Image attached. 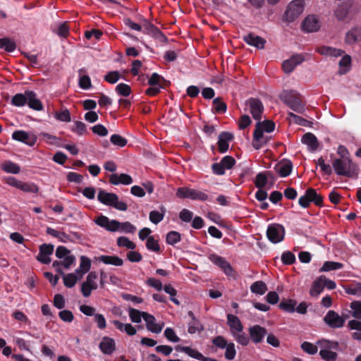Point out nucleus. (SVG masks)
<instances>
[{
	"label": "nucleus",
	"mask_w": 361,
	"mask_h": 361,
	"mask_svg": "<svg viewBox=\"0 0 361 361\" xmlns=\"http://www.w3.org/2000/svg\"><path fill=\"white\" fill-rule=\"evenodd\" d=\"M285 228L279 224H271L268 226L267 237L272 243H279L284 239Z\"/></svg>",
	"instance_id": "nucleus-7"
},
{
	"label": "nucleus",
	"mask_w": 361,
	"mask_h": 361,
	"mask_svg": "<svg viewBox=\"0 0 361 361\" xmlns=\"http://www.w3.org/2000/svg\"><path fill=\"white\" fill-rule=\"evenodd\" d=\"M97 288V283L90 285V283L83 282L81 286V292L84 297L87 298L91 295L92 290H96Z\"/></svg>",
	"instance_id": "nucleus-54"
},
{
	"label": "nucleus",
	"mask_w": 361,
	"mask_h": 361,
	"mask_svg": "<svg viewBox=\"0 0 361 361\" xmlns=\"http://www.w3.org/2000/svg\"><path fill=\"white\" fill-rule=\"evenodd\" d=\"M279 98L293 111L298 114H303L305 111V102L302 100L301 95L297 91L283 90Z\"/></svg>",
	"instance_id": "nucleus-3"
},
{
	"label": "nucleus",
	"mask_w": 361,
	"mask_h": 361,
	"mask_svg": "<svg viewBox=\"0 0 361 361\" xmlns=\"http://www.w3.org/2000/svg\"><path fill=\"white\" fill-rule=\"evenodd\" d=\"M121 78V74L117 71H110L105 76L104 80L111 83H116Z\"/></svg>",
	"instance_id": "nucleus-62"
},
{
	"label": "nucleus",
	"mask_w": 361,
	"mask_h": 361,
	"mask_svg": "<svg viewBox=\"0 0 361 361\" xmlns=\"http://www.w3.org/2000/svg\"><path fill=\"white\" fill-rule=\"evenodd\" d=\"M128 312L130 319L134 323L141 322V318L144 319V314H147V312H141L134 308H129Z\"/></svg>",
	"instance_id": "nucleus-43"
},
{
	"label": "nucleus",
	"mask_w": 361,
	"mask_h": 361,
	"mask_svg": "<svg viewBox=\"0 0 361 361\" xmlns=\"http://www.w3.org/2000/svg\"><path fill=\"white\" fill-rule=\"evenodd\" d=\"M117 197L116 194L107 192L103 190H100L97 195V199L101 203L110 207L113 206Z\"/></svg>",
	"instance_id": "nucleus-23"
},
{
	"label": "nucleus",
	"mask_w": 361,
	"mask_h": 361,
	"mask_svg": "<svg viewBox=\"0 0 361 361\" xmlns=\"http://www.w3.org/2000/svg\"><path fill=\"white\" fill-rule=\"evenodd\" d=\"M275 129V123L271 120H265L262 122L258 121L253 133L252 145L255 149H260L267 142V138L264 137L263 133H271Z\"/></svg>",
	"instance_id": "nucleus-1"
},
{
	"label": "nucleus",
	"mask_w": 361,
	"mask_h": 361,
	"mask_svg": "<svg viewBox=\"0 0 361 361\" xmlns=\"http://www.w3.org/2000/svg\"><path fill=\"white\" fill-rule=\"evenodd\" d=\"M144 320L146 322V327L148 331L155 334H159L161 331L163 324L160 325L156 323L155 317L153 315L149 313L144 314Z\"/></svg>",
	"instance_id": "nucleus-22"
},
{
	"label": "nucleus",
	"mask_w": 361,
	"mask_h": 361,
	"mask_svg": "<svg viewBox=\"0 0 361 361\" xmlns=\"http://www.w3.org/2000/svg\"><path fill=\"white\" fill-rule=\"evenodd\" d=\"M176 196L180 199L188 198L192 200L202 202L210 200L209 195L206 192L188 187L178 188L176 190Z\"/></svg>",
	"instance_id": "nucleus-5"
},
{
	"label": "nucleus",
	"mask_w": 361,
	"mask_h": 361,
	"mask_svg": "<svg viewBox=\"0 0 361 361\" xmlns=\"http://www.w3.org/2000/svg\"><path fill=\"white\" fill-rule=\"evenodd\" d=\"M324 197L318 193L317 190L313 188H308L303 195L298 199V204L302 208H308L310 203L314 204L316 206L322 207L323 204Z\"/></svg>",
	"instance_id": "nucleus-4"
},
{
	"label": "nucleus",
	"mask_w": 361,
	"mask_h": 361,
	"mask_svg": "<svg viewBox=\"0 0 361 361\" xmlns=\"http://www.w3.org/2000/svg\"><path fill=\"white\" fill-rule=\"evenodd\" d=\"M247 104L250 106V113L255 120L260 121L264 111V106L260 99L257 98H250Z\"/></svg>",
	"instance_id": "nucleus-12"
},
{
	"label": "nucleus",
	"mask_w": 361,
	"mask_h": 361,
	"mask_svg": "<svg viewBox=\"0 0 361 361\" xmlns=\"http://www.w3.org/2000/svg\"><path fill=\"white\" fill-rule=\"evenodd\" d=\"M317 51L322 55L331 56L336 57L341 56L343 53V51H342L341 49H338L327 46H322L317 48Z\"/></svg>",
	"instance_id": "nucleus-33"
},
{
	"label": "nucleus",
	"mask_w": 361,
	"mask_h": 361,
	"mask_svg": "<svg viewBox=\"0 0 361 361\" xmlns=\"http://www.w3.org/2000/svg\"><path fill=\"white\" fill-rule=\"evenodd\" d=\"M176 350L180 352H183L188 355L190 357L195 358L198 360L202 361L204 355L195 349L191 348L188 346H180L178 345L176 347Z\"/></svg>",
	"instance_id": "nucleus-31"
},
{
	"label": "nucleus",
	"mask_w": 361,
	"mask_h": 361,
	"mask_svg": "<svg viewBox=\"0 0 361 361\" xmlns=\"http://www.w3.org/2000/svg\"><path fill=\"white\" fill-rule=\"evenodd\" d=\"M96 259L105 264H111L116 267H121L123 264V260L116 255H100Z\"/></svg>",
	"instance_id": "nucleus-27"
},
{
	"label": "nucleus",
	"mask_w": 361,
	"mask_h": 361,
	"mask_svg": "<svg viewBox=\"0 0 361 361\" xmlns=\"http://www.w3.org/2000/svg\"><path fill=\"white\" fill-rule=\"evenodd\" d=\"M275 169L281 177H287L292 172L293 164L290 161L279 163L275 166Z\"/></svg>",
	"instance_id": "nucleus-28"
},
{
	"label": "nucleus",
	"mask_w": 361,
	"mask_h": 361,
	"mask_svg": "<svg viewBox=\"0 0 361 361\" xmlns=\"http://www.w3.org/2000/svg\"><path fill=\"white\" fill-rule=\"evenodd\" d=\"M101 351L105 355H111L116 350L115 341L109 336H104L99 343Z\"/></svg>",
	"instance_id": "nucleus-21"
},
{
	"label": "nucleus",
	"mask_w": 361,
	"mask_h": 361,
	"mask_svg": "<svg viewBox=\"0 0 361 361\" xmlns=\"http://www.w3.org/2000/svg\"><path fill=\"white\" fill-rule=\"evenodd\" d=\"M119 230L125 233H134L136 231V227L129 221L121 223Z\"/></svg>",
	"instance_id": "nucleus-64"
},
{
	"label": "nucleus",
	"mask_w": 361,
	"mask_h": 361,
	"mask_svg": "<svg viewBox=\"0 0 361 361\" xmlns=\"http://www.w3.org/2000/svg\"><path fill=\"white\" fill-rule=\"evenodd\" d=\"M233 135L228 132H221L219 135L217 142L218 149L220 153H225L229 147V142L233 139Z\"/></svg>",
	"instance_id": "nucleus-16"
},
{
	"label": "nucleus",
	"mask_w": 361,
	"mask_h": 361,
	"mask_svg": "<svg viewBox=\"0 0 361 361\" xmlns=\"http://www.w3.org/2000/svg\"><path fill=\"white\" fill-rule=\"evenodd\" d=\"M116 92L123 97H128L131 93V89L128 85L120 83L116 87Z\"/></svg>",
	"instance_id": "nucleus-53"
},
{
	"label": "nucleus",
	"mask_w": 361,
	"mask_h": 361,
	"mask_svg": "<svg viewBox=\"0 0 361 361\" xmlns=\"http://www.w3.org/2000/svg\"><path fill=\"white\" fill-rule=\"evenodd\" d=\"M110 141L113 145L118 146L120 147L126 146L128 142L127 140L125 137L118 134L112 135L110 137Z\"/></svg>",
	"instance_id": "nucleus-56"
},
{
	"label": "nucleus",
	"mask_w": 361,
	"mask_h": 361,
	"mask_svg": "<svg viewBox=\"0 0 361 361\" xmlns=\"http://www.w3.org/2000/svg\"><path fill=\"white\" fill-rule=\"evenodd\" d=\"M161 212L153 210L149 212V219L150 221L154 224L161 222L165 216L166 209L164 206L159 207Z\"/></svg>",
	"instance_id": "nucleus-34"
},
{
	"label": "nucleus",
	"mask_w": 361,
	"mask_h": 361,
	"mask_svg": "<svg viewBox=\"0 0 361 361\" xmlns=\"http://www.w3.org/2000/svg\"><path fill=\"white\" fill-rule=\"evenodd\" d=\"M27 96L26 93H25V94L18 93L13 97L11 104L16 106H23L27 103Z\"/></svg>",
	"instance_id": "nucleus-45"
},
{
	"label": "nucleus",
	"mask_w": 361,
	"mask_h": 361,
	"mask_svg": "<svg viewBox=\"0 0 361 361\" xmlns=\"http://www.w3.org/2000/svg\"><path fill=\"white\" fill-rule=\"evenodd\" d=\"M181 240V235L180 233L171 231H169L166 238V243L171 245H174Z\"/></svg>",
	"instance_id": "nucleus-42"
},
{
	"label": "nucleus",
	"mask_w": 361,
	"mask_h": 361,
	"mask_svg": "<svg viewBox=\"0 0 361 361\" xmlns=\"http://www.w3.org/2000/svg\"><path fill=\"white\" fill-rule=\"evenodd\" d=\"M0 168L4 172L11 174H18L20 171V166L10 160L2 162Z\"/></svg>",
	"instance_id": "nucleus-29"
},
{
	"label": "nucleus",
	"mask_w": 361,
	"mask_h": 361,
	"mask_svg": "<svg viewBox=\"0 0 361 361\" xmlns=\"http://www.w3.org/2000/svg\"><path fill=\"white\" fill-rule=\"evenodd\" d=\"M250 290L253 293L262 295L267 290V286L266 283L264 281H257L254 282L251 285Z\"/></svg>",
	"instance_id": "nucleus-37"
},
{
	"label": "nucleus",
	"mask_w": 361,
	"mask_h": 361,
	"mask_svg": "<svg viewBox=\"0 0 361 361\" xmlns=\"http://www.w3.org/2000/svg\"><path fill=\"white\" fill-rule=\"evenodd\" d=\"M248 332L250 338L254 343H261L267 334V331L265 328L257 324L250 326L248 329Z\"/></svg>",
	"instance_id": "nucleus-14"
},
{
	"label": "nucleus",
	"mask_w": 361,
	"mask_h": 361,
	"mask_svg": "<svg viewBox=\"0 0 361 361\" xmlns=\"http://www.w3.org/2000/svg\"><path fill=\"white\" fill-rule=\"evenodd\" d=\"M214 112L216 114H224L226 111L227 105L221 97L215 98L212 102Z\"/></svg>",
	"instance_id": "nucleus-40"
},
{
	"label": "nucleus",
	"mask_w": 361,
	"mask_h": 361,
	"mask_svg": "<svg viewBox=\"0 0 361 361\" xmlns=\"http://www.w3.org/2000/svg\"><path fill=\"white\" fill-rule=\"evenodd\" d=\"M146 247L149 250L160 252V246L157 240H155L153 236H149L147 239Z\"/></svg>",
	"instance_id": "nucleus-48"
},
{
	"label": "nucleus",
	"mask_w": 361,
	"mask_h": 361,
	"mask_svg": "<svg viewBox=\"0 0 361 361\" xmlns=\"http://www.w3.org/2000/svg\"><path fill=\"white\" fill-rule=\"evenodd\" d=\"M54 246L52 244H42L39 246V252L37 259L42 264H49L51 259L49 257L52 255Z\"/></svg>",
	"instance_id": "nucleus-15"
},
{
	"label": "nucleus",
	"mask_w": 361,
	"mask_h": 361,
	"mask_svg": "<svg viewBox=\"0 0 361 361\" xmlns=\"http://www.w3.org/2000/svg\"><path fill=\"white\" fill-rule=\"evenodd\" d=\"M71 131L79 135H82L83 134L87 133V130L86 125L82 121H75L73 126L71 128Z\"/></svg>",
	"instance_id": "nucleus-46"
},
{
	"label": "nucleus",
	"mask_w": 361,
	"mask_h": 361,
	"mask_svg": "<svg viewBox=\"0 0 361 361\" xmlns=\"http://www.w3.org/2000/svg\"><path fill=\"white\" fill-rule=\"evenodd\" d=\"M12 138L15 140L33 146L37 142V137L24 130H16L12 133Z\"/></svg>",
	"instance_id": "nucleus-13"
},
{
	"label": "nucleus",
	"mask_w": 361,
	"mask_h": 361,
	"mask_svg": "<svg viewBox=\"0 0 361 361\" xmlns=\"http://www.w3.org/2000/svg\"><path fill=\"white\" fill-rule=\"evenodd\" d=\"M289 118L296 124L302 126H310L312 122L303 118L301 116H299L295 114L293 112H289L288 114Z\"/></svg>",
	"instance_id": "nucleus-50"
},
{
	"label": "nucleus",
	"mask_w": 361,
	"mask_h": 361,
	"mask_svg": "<svg viewBox=\"0 0 361 361\" xmlns=\"http://www.w3.org/2000/svg\"><path fill=\"white\" fill-rule=\"evenodd\" d=\"M16 48L14 41L8 37L0 39V49H4L7 52H13Z\"/></svg>",
	"instance_id": "nucleus-38"
},
{
	"label": "nucleus",
	"mask_w": 361,
	"mask_h": 361,
	"mask_svg": "<svg viewBox=\"0 0 361 361\" xmlns=\"http://www.w3.org/2000/svg\"><path fill=\"white\" fill-rule=\"evenodd\" d=\"M78 281L77 276L74 274L63 275V283L67 288L73 287Z\"/></svg>",
	"instance_id": "nucleus-58"
},
{
	"label": "nucleus",
	"mask_w": 361,
	"mask_h": 361,
	"mask_svg": "<svg viewBox=\"0 0 361 361\" xmlns=\"http://www.w3.org/2000/svg\"><path fill=\"white\" fill-rule=\"evenodd\" d=\"M305 61V56L302 54L293 55L290 59L282 63V69L286 73H292L295 68Z\"/></svg>",
	"instance_id": "nucleus-10"
},
{
	"label": "nucleus",
	"mask_w": 361,
	"mask_h": 361,
	"mask_svg": "<svg viewBox=\"0 0 361 361\" xmlns=\"http://www.w3.org/2000/svg\"><path fill=\"white\" fill-rule=\"evenodd\" d=\"M109 181L111 184L114 185H118L119 184L128 185H130L133 182L132 177L126 173H112L109 176Z\"/></svg>",
	"instance_id": "nucleus-18"
},
{
	"label": "nucleus",
	"mask_w": 361,
	"mask_h": 361,
	"mask_svg": "<svg viewBox=\"0 0 361 361\" xmlns=\"http://www.w3.org/2000/svg\"><path fill=\"white\" fill-rule=\"evenodd\" d=\"M281 261L286 265L293 264L295 262V256L290 251H286L281 255Z\"/></svg>",
	"instance_id": "nucleus-57"
},
{
	"label": "nucleus",
	"mask_w": 361,
	"mask_h": 361,
	"mask_svg": "<svg viewBox=\"0 0 361 361\" xmlns=\"http://www.w3.org/2000/svg\"><path fill=\"white\" fill-rule=\"evenodd\" d=\"M212 343L220 349H224L228 345L226 338L222 336H217L212 339Z\"/></svg>",
	"instance_id": "nucleus-63"
},
{
	"label": "nucleus",
	"mask_w": 361,
	"mask_h": 361,
	"mask_svg": "<svg viewBox=\"0 0 361 361\" xmlns=\"http://www.w3.org/2000/svg\"><path fill=\"white\" fill-rule=\"evenodd\" d=\"M267 183V176L264 173H259L255 178V186L261 189L264 188Z\"/></svg>",
	"instance_id": "nucleus-60"
},
{
	"label": "nucleus",
	"mask_w": 361,
	"mask_h": 361,
	"mask_svg": "<svg viewBox=\"0 0 361 361\" xmlns=\"http://www.w3.org/2000/svg\"><path fill=\"white\" fill-rule=\"evenodd\" d=\"M324 288L322 276H320L312 283L310 294L313 297H317L324 290Z\"/></svg>",
	"instance_id": "nucleus-32"
},
{
	"label": "nucleus",
	"mask_w": 361,
	"mask_h": 361,
	"mask_svg": "<svg viewBox=\"0 0 361 361\" xmlns=\"http://www.w3.org/2000/svg\"><path fill=\"white\" fill-rule=\"evenodd\" d=\"M321 357L325 361H336L338 354L328 349H322L319 351Z\"/></svg>",
	"instance_id": "nucleus-49"
},
{
	"label": "nucleus",
	"mask_w": 361,
	"mask_h": 361,
	"mask_svg": "<svg viewBox=\"0 0 361 361\" xmlns=\"http://www.w3.org/2000/svg\"><path fill=\"white\" fill-rule=\"evenodd\" d=\"M350 307L353 310V317L361 319V301H353L350 303Z\"/></svg>",
	"instance_id": "nucleus-59"
},
{
	"label": "nucleus",
	"mask_w": 361,
	"mask_h": 361,
	"mask_svg": "<svg viewBox=\"0 0 361 361\" xmlns=\"http://www.w3.org/2000/svg\"><path fill=\"white\" fill-rule=\"evenodd\" d=\"M27 96V104L30 109L35 111H41L43 109V105L41 101L36 98V94L32 91H26Z\"/></svg>",
	"instance_id": "nucleus-25"
},
{
	"label": "nucleus",
	"mask_w": 361,
	"mask_h": 361,
	"mask_svg": "<svg viewBox=\"0 0 361 361\" xmlns=\"http://www.w3.org/2000/svg\"><path fill=\"white\" fill-rule=\"evenodd\" d=\"M227 324L230 328L231 335L243 331V326L237 316L231 314H227Z\"/></svg>",
	"instance_id": "nucleus-19"
},
{
	"label": "nucleus",
	"mask_w": 361,
	"mask_h": 361,
	"mask_svg": "<svg viewBox=\"0 0 361 361\" xmlns=\"http://www.w3.org/2000/svg\"><path fill=\"white\" fill-rule=\"evenodd\" d=\"M302 27L307 32H316L319 29V23L314 16H308L303 20Z\"/></svg>",
	"instance_id": "nucleus-20"
},
{
	"label": "nucleus",
	"mask_w": 361,
	"mask_h": 361,
	"mask_svg": "<svg viewBox=\"0 0 361 361\" xmlns=\"http://www.w3.org/2000/svg\"><path fill=\"white\" fill-rule=\"evenodd\" d=\"M335 173L338 176L353 178L358 173V166L349 157L336 158L332 162Z\"/></svg>",
	"instance_id": "nucleus-2"
},
{
	"label": "nucleus",
	"mask_w": 361,
	"mask_h": 361,
	"mask_svg": "<svg viewBox=\"0 0 361 361\" xmlns=\"http://www.w3.org/2000/svg\"><path fill=\"white\" fill-rule=\"evenodd\" d=\"M95 224L111 232L119 230L121 222L117 220H110L107 216L101 215L95 221Z\"/></svg>",
	"instance_id": "nucleus-11"
},
{
	"label": "nucleus",
	"mask_w": 361,
	"mask_h": 361,
	"mask_svg": "<svg viewBox=\"0 0 361 361\" xmlns=\"http://www.w3.org/2000/svg\"><path fill=\"white\" fill-rule=\"evenodd\" d=\"M361 41V27H356L349 30L345 35V43L353 44Z\"/></svg>",
	"instance_id": "nucleus-26"
},
{
	"label": "nucleus",
	"mask_w": 361,
	"mask_h": 361,
	"mask_svg": "<svg viewBox=\"0 0 361 361\" xmlns=\"http://www.w3.org/2000/svg\"><path fill=\"white\" fill-rule=\"evenodd\" d=\"M301 142L307 145L310 150L314 152L319 147V142L317 137L312 133H306L302 137Z\"/></svg>",
	"instance_id": "nucleus-24"
},
{
	"label": "nucleus",
	"mask_w": 361,
	"mask_h": 361,
	"mask_svg": "<svg viewBox=\"0 0 361 361\" xmlns=\"http://www.w3.org/2000/svg\"><path fill=\"white\" fill-rule=\"evenodd\" d=\"M234 339L240 345L246 346L250 343V338L243 331L232 335Z\"/></svg>",
	"instance_id": "nucleus-52"
},
{
	"label": "nucleus",
	"mask_w": 361,
	"mask_h": 361,
	"mask_svg": "<svg viewBox=\"0 0 361 361\" xmlns=\"http://www.w3.org/2000/svg\"><path fill=\"white\" fill-rule=\"evenodd\" d=\"M209 259L219 267L226 275L230 276L233 275L234 270L231 264L224 257L216 254H212L209 256Z\"/></svg>",
	"instance_id": "nucleus-9"
},
{
	"label": "nucleus",
	"mask_w": 361,
	"mask_h": 361,
	"mask_svg": "<svg viewBox=\"0 0 361 361\" xmlns=\"http://www.w3.org/2000/svg\"><path fill=\"white\" fill-rule=\"evenodd\" d=\"M19 189L23 192L30 193H37L39 187L34 183H25L21 181Z\"/></svg>",
	"instance_id": "nucleus-44"
},
{
	"label": "nucleus",
	"mask_w": 361,
	"mask_h": 361,
	"mask_svg": "<svg viewBox=\"0 0 361 361\" xmlns=\"http://www.w3.org/2000/svg\"><path fill=\"white\" fill-rule=\"evenodd\" d=\"M203 330H204L203 325L201 324V322L197 319L191 320L188 323V331L190 334H195L197 332L200 333Z\"/></svg>",
	"instance_id": "nucleus-41"
},
{
	"label": "nucleus",
	"mask_w": 361,
	"mask_h": 361,
	"mask_svg": "<svg viewBox=\"0 0 361 361\" xmlns=\"http://www.w3.org/2000/svg\"><path fill=\"white\" fill-rule=\"evenodd\" d=\"M243 40L249 45L255 47L257 49H264L266 44V40L252 32L244 35L243 37Z\"/></svg>",
	"instance_id": "nucleus-17"
},
{
	"label": "nucleus",
	"mask_w": 361,
	"mask_h": 361,
	"mask_svg": "<svg viewBox=\"0 0 361 361\" xmlns=\"http://www.w3.org/2000/svg\"><path fill=\"white\" fill-rule=\"evenodd\" d=\"M343 264L337 262L326 261L324 263L323 266L320 268L319 271H329L332 270H338L343 268Z\"/></svg>",
	"instance_id": "nucleus-39"
},
{
	"label": "nucleus",
	"mask_w": 361,
	"mask_h": 361,
	"mask_svg": "<svg viewBox=\"0 0 361 361\" xmlns=\"http://www.w3.org/2000/svg\"><path fill=\"white\" fill-rule=\"evenodd\" d=\"M87 73V70L85 68L78 70L79 75V86L83 90H88L91 87L92 83L90 78L85 75Z\"/></svg>",
	"instance_id": "nucleus-30"
},
{
	"label": "nucleus",
	"mask_w": 361,
	"mask_h": 361,
	"mask_svg": "<svg viewBox=\"0 0 361 361\" xmlns=\"http://www.w3.org/2000/svg\"><path fill=\"white\" fill-rule=\"evenodd\" d=\"M117 245L118 247H123L130 250H134L136 247V245L125 236H121L117 238Z\"/></svg>",
	"instance_id": "nucleus-47"
},
{
	"label": "nucleus",
	"mask_w": 361,
	"mask_h": 361,
	"mask_svg": "<svg viewBox=\"0 0 361 361\" xmlns=\"http://www.w3.org/2000/svg\"><path fill=\"white\" fill-rule=\"evenodd\" d=\"M81 269V276L88 272L91 268V260L86 256L80 257V267Z\"/></svg>",
	"instance_id": "nucleus-51"
},
{
	"label": "nucleus",
	"mask_w": 361,
	"mask_h": 361,
	"mask_svg": "<svg viewBox=\"0 0 361 361\" xmlns=\"http://www.w3.org/2000/svg\"><path fill=\"white\" fill-rule=\"evenodd\" d=\"M301 348L310 355H314L317 353L318 348L312 343L305 341L301 344Z\"/></svg>",
	"instance_id": "nucleus-61"
},
{
	"label": "nucleus",
	"mask_w": 361,
	"mask_h": 361,
	"mask_svg": "<svg viewBox=\"0 0 361 361\" xmlns=\"http://www.w3.org/2000/svg\"><path fill=\"white\" fill-rule=\"evenodd\" d=\"M324 322L331 328L337 329L344 326L345 318L340 316L334 310H329L324 317Z\"/></svg>",
	"instance_id": "nucleus-8"
},
{
	"label": "nucleus",
	"mask_w": 361,
	"mask_h": 361,
	"mask_svg": "<svg viewBox=\"0 0 361 361\" xmlns=\"http://www.w3.org/2000/svg\"><path fill=\"white\" fill-rule=\"evenodd\" d=\"M225 358L228 360H233L236 355V350L235 348V344L232 342L228 343L227 347L225 348Z\"/></svg>",
	"instance_id": "nucleus-55"
},
{
	"label": "nucleus",
	"mask_w": 361,
	"mask_h": 361,
	"mask_svg": "<svg viewBox=\"0 0 361 361\" xmlns=\"http://www.w3.org/2000/svg\"><path fill=\"white\" fill-rule=\"evenodd\" d=\"M297 301L293 299L283 300L279 303V308L286 312H294L295 311V306Z\"/></svg>",
	"instance_id": "nucleus-36"
},
{
	"label": "nucleus",
	"mask_w": 361,
	"mask_h": 361,
	"mask_svg": "<svg viewBox=\"0 0 361 361\" xmlns=\"http://www.w3.org/2000/svg\"><path fill=\"white\" fill-rule=\"evenodd\" d=\"M305 3L303 0H293L287 6L283 15V20L293 22L303 12Z\"/></svg>",
	"instance_id": "nucleus-6"
},
{
	"label": "nucleus",
	"mask_w": 361,
	"mask_h": 361,
	"mask_svg": "<svg viewBox=\"0 0 361 361\" xmlns=\"http://www.w3.org/2000/svg\"><path fill=\"white\" fill-rule=\"evenodd\" d=\"M350 6L347 4L338 6L334 11V15L338 20H344L349 13Z\"/></svg>",
	"instance_id": "nucleus-35"
}]
</instances>
